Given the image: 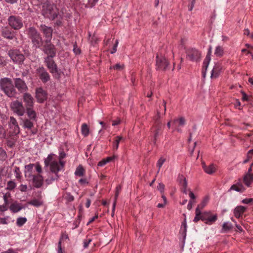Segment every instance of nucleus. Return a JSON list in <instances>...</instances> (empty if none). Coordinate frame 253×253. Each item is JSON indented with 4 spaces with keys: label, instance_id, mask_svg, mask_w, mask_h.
<instances>
[{
    "label": "nucleus",
    "instance_id": "1",
    "mask_svg": "<svg viewBox=\"0 0 253 253\" xmlns=\"http://www.w3.org/2000/svg\"><path fill=\"white\" fill-rule=\"evenodd\" d=\"M59 14L56 5L49 1L44 2L42 6V14L44 18L53 20L57 17Z\"/></svg>",
    "mask_w": 253,
    "mask_h": 253
},
{
    "label": "nucleus",
    "instance_id": "2",
    "mask_svg": "<svg viewBox=\"0 0 253 253\" xmlns=\"http://www.w3.org/2000/svg\"><path fill=\"white\" fill-rule=\"evenodd\" d=\"M34 164H29L26 166L25 168L27 172L25 173V176L27 177L28 180L32 181L33 186L36 188H40L43 184V178L40 174H32L33 167Z\"/></svg>",
    "mask_w": 253,
    "mask_h": 253
},
{
    "label": "nucleus",
    "instance_id": "3",
    "mask_svg": "<svg viewBox=\"0 0 253 253\" xmlns=\"http://www.w3.org/2000/svg\"><path fill=\"white\" fill-rule=\"evenodd\" d=\"M26 34L31 40L33 46L36 49L40 48L43 44L41 34L34 27H30L26 30Z\"/></svg>",
    "mask_w": 253,
    "mask_h": 253
},
{
    "label": "nucleus",
    "instance_id": "4",
    "mask_svg": "<svg viewBox=\"0 0 253 253\" xmlns=\"http://www.w3.org/2000/svg\"><path fill=\"white\" fill-rule=\"evenodd\" d=\"M0 89L9 97L15 96L16 94V89L11 79L3 78L0 80Z\"/></svg>",
    "mask_w": 253,
    "mask_h": 253
},
{
    "label": "nucleus",
    "instance_id": "5",
    "mask_svg": "<svg viewBox=\"0 0 253 253\" xmlns=\"http://www.w3.org/2000/svg\"><path fill=\"white\" fill-rule=\"evenodd\" d=\"M54 156V154L49 155L44 160V163L45 166H50L51 171L55 174V177L53 180H56L58 178V172L63 167H61L60 161L58 162L57 160L53 159Z\"/></svg>",
    "mask_w": 253,
    "mask_h": 253
},
{
    "label": "nucleus",
    "instance_id": "6",
    "mask_svg": "<svg viewBox=\"0 0 253 253\" xmlns=\"http://www.w3.org/2000/svg\"><path fill=\"white\" fill-rule=\"evenodd\" d=\"M9 26L15 30H18L23 26L22 19L21 17L16 15H10L7 19Z\"/></svg>",
    "mask_w": 253,
    "mask_h": 253
},
{
    "label": "nucleus",
    "instance_id": "7",
    "mask_svg": "<svg viewBox=\"0 0 253 253\" xmlns=\"http://www.w3.org/2000/svg\"><path fill=\"white\" fill-rule=\"evenodd\" d=\"M54 57H45L44 59V62L47 68L49 70V72L53 75L56 74L59 76V70L57 65L54 60Z\"/></svg>",
    "mask_w": 253,
    "mask_h": 253
},
{
    "label": "nucleus",
    "instance_id": "8",
    "mask_svg": "<svg viewBox=\"0 0 253 253\" xmlns=\"http://www.w3.org/2000/svg\"><path fill=\"white\" fill-rule=\"evenodd\" d=\"M42 51L47 55L46 57H54L56 55V48L55 46L53 44L51 41L49 42H44Z\"/></svg>",
    "mask_w": 253,
    "mask_h": 253
},
{
    "label": "nucleus",
    "instance_id": "9",
    "mask_svg": "<svg viewBox=\"0 0 253 253\" xmlns=\"http://www.w3.org/2000/svg\"><path fill=\"white\" fill-rule=\"evenodd\" d=\"M169 63L165 57L157 55L156 57V69L166 71L168 69Z\"/></svg>",
    "mask_w": 253,
    "mask_h": 253
},
{
    "label": "nucleus",
    "instance_id": "10",
    "mask_svg": "<svg viewBox=\"0 0 253 253\" xmlns=\"http://www.w3.org/2000/svg\"><path fill=\"white\" fill-rule=\"evenodd\" d=\"M8 55L12 61L16 63L21 64L25 59L24 55L18 50H10L8 51Z\"/></svg>",
    "mask_w": 253,
    "mask_h": 253
},
{
    "label": "nucleus",
    "instance_id": "11",
    "mask_svg": "<svg viewBox=\"0 0 253 253\" xmlns=\"http://www.w3.org/2000/svg\"><path fill=\"white\" fill-rule=\"evenodd\" d=\"M40 30L44 37V42H48L51 41L53 34V29L52 27L47 26L45 24H41L40 26Z\"/></svg>",
    "mask_w": 253,
    "mask_h": 253
},
{
    "label": "nucleus",
    "instance_id": "12",
    "mask_svg": "<svg viewBox=\"0 0 253 253\" xmlns=\"http://www.w3.org/2000/svg\"><path fill=\"white\" fill-rule=\"evenodd\" d=\"M36 73L43 83H46L50 80V76L43 66H40L36 69Z\"/></svg>",
    "mask_w": 253,
    "mask_h": 253
},
{
    "label": "nucleus",
    "instance_id": "13",
    "mask_svg": "<svg viewBox=\"0 0 253 253\" xmlns=\"http://www.w3.org/2000/svg\"><path fill=\"white\" fill-rule=\"evenodd\" d=\"M217 219V215L213 214L211 211L202 213V220L207 224L211 225L216 221Z\"/></svg>",
    "mask_w": 253,
    "mask_h": 253
},
{
    "label": "nucleus",
    "instance_id": "14",
    "mask_svg": "<svg viewBox=\"0 0 253 253\" xmlns=\"http://www.w3.org/2000/svg\"><path fill=\"white\" fill-rule=\"evenodd\" d=\"M0 33L2 37L9 40H12L16 38L15 32L7 26L2 27Z\"/></svg>",
    "mask_w": 253,
    "mask_h": 253
},
{
    "label": "nucleus",
    "instance_id": "15",
    "mask_svg": "<svg viewBox=\"0 0 253 253\" xmlns=\"http://www.w3.org/2000/svg\"><path fill=\"white\" fill-rule=\"evenodd\" d=\"M14 87L16 88L20 93H25L28 90V87L25 82L19 78H14Z\"/></svg>",
    "mask_w": 253,
    "mask_h": 253
},
{
    "label": "nucleus",
    "instance_id": "16",
    "mask_svg": "<svg viewBox=\"0 0 253 253\" xmlns=\"http://www.w3.org/2000/svg\"><path fill=\"white\" fill-rule=\"evenodd\" d=\"M152 131L154 133L153 141L156 144L158 137L162 135L163 132L162 125L158 121H156L155 126L152 128Z\"/></svg>",
    "mask_w": 253,
    "mask_h": 253
},
{
    "label": "nucleus",
    "instance_id": "17",
    "mask_svg": "<svg viewBox=\"0 0 253 253\" xmlns=\"http://www.w3.org/2000/svg\"><path fill=\"white\" fill-rule=\"evenodd\" d=\"M187 57L191 61L197 62L201 58V53L198 50L192 48L187 51Z\"/></svg>",
    "mask_w": 253,
    "mask_h": 253
},
{
    "label": "nucleus",
    "instance_id": "18",
    "mask_svg": "<svg viewBox=\"0 0 253 253\" xmlns=\"http://www.w3.org/2000/svg\"><path fill=\"white\" fill-rule=\"evenodd\" d=\"M211 52H212V46L211 45H210L209 47L208 51L207 54L206 55V58L204 61V62H203L202 73H203V76L204 77H205V76H206L205 72L206 71V70L208 67L209 64L211 59Z\"/></svg>",
    "mask_w": 253,
    "mask_h": 253
},
{
    "label": "nucleus",
    "instance_id": "19",
    "mask_svg": "<svg viewBox=\"0 0 253 253\" xmlns=\"http://www.w3.org/2000/svg\"><path fill=\"white\" fill-rule=\"evenodd\" d=\"M47 93L42 87L37 88L36 91V97L38 102H43L47 98Z\"/></svg>",
    "mask_w": 253,
    "mask_h": 253
},
{
    "label": "nucleus",
    "instance_id": "20",
    "mask_svg": "<svg viewBox=\"0 0 253 253\" xmlns=\"http://www.w3.org/2000/svg\"><path fill=\"white\" fill-rule=\"evenodd\" d=\"M23 100L27 105V111H31L32 107L33 104V98L29 93H24L23 95Z\"/></svg>",
    "mask_w": 253,
    "mask_h": 253
},
{
    "label": "nucleus",
    "instance_id": "21",
    "mask_svg": "<svg viewBox=\"0 0 253 253\" xmlns=\"http://www.w3.org/2000/svg\"><path fill=\"white\" fill-rule=\"evenodd\" d=\"M202 167L204 171L209 174H211L216 171V167L213 164L207 166L204 163H202Z\"/></svg>",
    "mask_w": 253,
    "mask_h": 253
},
{
    "label": "nucleus",
    "instance_id": "22",
    "mask_svg": "<svg viewBox=\"0 0 253 253\" xmlns=\"http://www.w3.org/2000/svg\"><path fill=\"white\" fill-rule=\"evenodd\" d=\"M246 208L243 206H237L234 211V214L235 216L237 218H240L246 211Z\"/></svg>",
    "mask_w": 253,
    "mask_h": 253
},
{
    "label": "nucleus",
    "instance_id": "23",
    "mask_svg": "<svg viewBox=\"0 0 253 253\" xmlns=\"http://www.w3.org/2000/svg\"><path fill=\"white\" fill-rule=\"evenodd\" d=\"M11 109L12 111H22L23 106L21 102L18 101H14L11 103Z\"/></svg>",
    "mask_w": 253,
    "mask_h": 253
},
{
    "label": "nucleus",
    "instance_id": "24",
    "mask_svg": "<svg viewBox=\"0 0 253 253\" xmlns=\"http://www.w3.org/2000/svg\"><path fill=\"white\" fill-rule=\"evenodd\" d=\"M22 206L17 202H14L11 204L9 207L10 210L14 213L19 211L22 209Z\"/></svg>",
    "mask_w": 253,
    "mask_h": 253
},
{
    "label": "nucleus",
    "instance_id": "25",
    "mask_svg": "<svg viewBox=\"0 0 253 253\" xmlns=\"http://www.w3.org/2000/svg\"><path fill=\"white\" fill-rule=\"evenodd\" d=\"M253 181V174L247 173L244 178V182L248 187H250Z\"/></svg>",
    "mask_w": 253,
    "mask_h": 253
},
{
    "label": "nucleus",
    "instance_id": "26",
    "mask_svg": "<svg viewBox=\"0 0 253 253\" xmlns=\"http://www.w3.org/2000/svg\"><path fill=\"white\" fill-rule=\"evenodd\" d=\"M180 184L181 185V190L182 192L186 194V188H187V181L186 178L183 176H181L180 177Z\"/></svg>",
    "mask_w": 253,
    "mask_h": 253
},
{
    "label": "nucleus",
    "instance_id": "27",
    "mask_svg": "<svg viewBox=\"0 0 253 253\" xmlns=\"http://www.w3.org/2000/svg\"><path fill=\"white\" fill-rule=\"evenodd\" d=\"M230 190H235L239 192H243L245 190V188L242 184L238 183L232 185Z\"/></svg>",
    "mask_w": 253,
    "mask_h": 253
},
{
    "label": "nucleus",
    "instance_id": "28",
    "mask_svg": "<svg viewBox=\"0 0 253 253\" xmlns=\"http://www.w3.org/2000/svg\"><path fill=\"white\" fill-rule=\"evenodd\" d=\"M123 140H124V138L121 136H117L115 137L113 143V149L114 150H117L118 149L119 143Z\"/></svg>",
    "mask_w": 253,
    "mask_h": 253
},
{
    "label": "nucleus",
    "instance_id": "29",
    "mask_svg": "<svg viewBox=\"0 0 253 253\" xmlns=\"http://www.w3.org/2000/svg\"><path fill=\"white\" fill-rule=\"evenodd\" d=\"M209 200V198L208 196L205 197L201 203L198 205L196 210H198L199 211H201V210L205 208V207L207 205Z\"/></svg>",
    "mask_w": 253,
    "mask_h": 253
},
{
    "label": "nucleus",
    "instance_id": "30",
    "mask_svg": "<svg viewBox=\"0 0 253 253\" xmlns=\"http://www.w3.org/2000/svg\"><path fill=\"white\" fill-rule=\"evenodd\" d=\"M28 204L35 207H39L43 205V202L42 200H38L35 199V198L31 200L30 201L28 202Z\"/></svg>",
    "mask_w": 253,
    "mask_h": 253
},
{
    "label": "nucleus",
    "instance_id": "31",
    "mask_svg": "<svg viewBox=\"0 0 253 253\" xmlns=\"http://www.w3.org/2000/svg\"><path fill=\"white\" fill-rule=\"evenodd\" d=\"M221 68L218 65L215 66L213 69L211 71V78H217L220 73V71L221 70Z\"/></svg>",
    "mask_w": 253,
    "mask_h": 253
},
{
    "label": "nucleus",
    "instance_id": "32",
    "mask_svg": "<svg viewBox=\"0 0 253 253\" xmlns=\"http://www.w3.org/2000/svg\"><path fill=\"white\" fill-rule=\"evenodd\" d=\"M173 123L178 126H182L185 124V119L182 117H179L173 120Z\"/></svg>",
    "mask_w": 253,
    "mask_h": 253
},
{
    "label": "nucleus",
    "instance_id": "33",
    "mask_svg": "<svg viewBox=\"0 0 253 253\" xmlns=\"http://www.w3.org/2000/svg\"><path fill=\"white\" fill-rule=\"evenodd\" d=\"M214 53L217 57H221L224 53L223 47L219 45L216 46Z\"/></svg>",
    "mask_w": 253,
    "mask_h": 253
},
{
    "label": "nucleus",
    "instance_id": "34",
    "mask_svg": "<svg viewBox=\"0 0 253 253\" xmlns=\"http://www.w3.org/2000/svg\"><path fill=\"white\" fill-rule=\"evenodd\" d=\"M84 169L82 166H79L76 169L75 174L77 176H82L84 175Z\"/></svg>",
    "mask_w": 253,
    "mask_h": 253
},
{
    "label": "nucleus",
    "instance_id": "35",
    "mask_svg": "<svg viewBox=\"0 0 253 253\" xmlns=\"http://www.w3.org/2000/svg\"><path fill=\"white\" fill-rule=\"evenodd\" d=\"M82 133L84 136H87L89 134V128L86 124H83L82 126Z\"/></svg>",
    "mask_w": 253,
    "mask_h": 253
},
{
    "label": "nucleus",
    "instance_id": "36",
    "mask_svg": "<svg viewBox=\"0 0 253 253\" xmlns=\"http://www.w3.org/2000/svg\"><path fill=\"white\" fill-rule=\"evenodd\" d=\"M27 220L26 217H19L17 219L16 224L18 226L21 227L27 222Z\"/></svg>",
    "mask_w": 253,
    "mask_h": 253
},
{
    "label": "nucleus",
    "instance_id": "37",
    "mask_svg": "<svg viewBox=\"0 0 253 253\" xmlns=\"http://www.w3.org/2000/svg\"><path fill=\"white\" fill-rule=\"evenodd\" d=\"M11 218L9 216L5 217L0 216V224H8L10 222Z\"/></svg>",
    "mask_w": 253,
    "mask_h": 253
},
{
    "label": "nucleus",
    "instance_id": "38",
    "mask_svg": "<svg viewBox=\"0 0 253 253\" xmlns=\"http://www.w3.org/2000/svg\"><path fill=\"white\" fill-rule=\"evenodd\" d=\"M16 184L14 181L10 180L7 183L6 189L9 190H12L16 187Z\"/></svg>",
    "mask_w": 253,
    "mask_h": 253
},
{
    "label": "nucleus",
    "instance_id": "39",
    "mask_svg": "<svg viewBox=\"0 0 253 253\" xmlns=\"http://www.w3.org/2000/svg\"><path fill=\"white\" fill-rule=\"evenodd\" d=\"M232 228V225L229 222H224L222 225V230L226 232Z\"/></svg>",
    "mask_w": 253,
    "mask_h": 253
},
{
    "label": "nucleus",
    "instance_id": "40",
    "mask_svg": "<svg viewBox=\"0 0 253 253\" xmlns=\"http://www.w3.org/2000/svg\"><path fill=\"white\" fill-rule=\"evenodd\" d=\"M199 220H202V212L199 211L198 210H195V217L193 220V221L197 222Z\"/></svg>",
    "mask_w": 253,
    "mask_h": 253
},
{
    "label": "nucleus",
    "instance_id": "41",
    "mask_svg": "<svg viewBox=\"0 0 253 253\" xmlns=\"http://www.w3.org/2000/svg\"><path fill=\"white\" fill-rule=\"evenodd\" d=\"M24 126L28 129H31L33 126V123L28 119H25L24 121Z\"/></svg>",
    "mask_w": 253,
    "mask_h": 253
},
{
    "label": "nucleus",
    "instance_id": "42",
    "mask_svg": "<svg viewBox=\"0 0 253 253\" xmlns=\"http://www.w3.org/2000/svg\"><path fill=\"white\" fill-rule=\"evenodd\" d=\"M18 123L16 120V119L13 117H11L10 118V121L9 122V126L10 128H13V126L17 125Z\"/></svg>",
    "mask_w": 253,
    "mask_h": 253
},
{
    "label": "nucleus",
    "instance_id": "43",
    "mask_svg": "<svg viewBox=\"0 0 253 253\" xmlns=\"http://www.w3.org/2000/svg\"><path fill=\"white\" fill-rule=\"evenodd\" d=\"M14 172V173L15 174L16 178L17 179H20L21 177V172L20 170V169L17 167H15Z\"/></svg>",
    "mask_w": 253,
    "mask_h": 253
},
{
    "label": "nucleus",
    "instance_id": "44",
    "mask_svg": "<svg viewBox=\"0 0 253 253\" xmlns=\"http://www.w3.org/2000/svg\"><path fill=\"white\" fill-rule=\"evenodd\" d=\"M12 130L11 133L13 135H16L20 132V129L18 125L13 126V128H10Z\"/></svg>",
    "mask_w": 253,
    "mask_h": 253
},
{
    "label": "nucleus",
    "instance_id": "45",
    "mask_svg": "<svg viewBox=\"0 0 253 253\" xmlns=\"http://www.w3.org/2000/svg\"><path fill=\"white\" fill-rule=\"evenodd\" d=\"M166 161V159L163 157H161L157 162V166L159 168V170L158 172H159L160 168L163 166L164 162Z\"/></svg>",
    "mask_w": 253,
    "mask_h": 253
},
{
    "label": "nucleus",
    "instance_id": "46",
    "mask_svg": "<svg viewBox=\"0 0 253 253\" xmlns=\"http://www.w3.org/2000/svg\"><path fill=\"white\" fill-rule=\"evenodd\" d=\"M65 156L66 154L64 152H61L60 153L59 159L61 167H64V163L62 161V160L64 159L65 157Z\"/></svg>",
    "mask_w": 253,
    "mask_h": 253
},
{
    "label": "nucleus",
    "instance_id": "47",
    "mask_svg": "<svg viewBox=\"0 0 253 253\" xmlns=\"http://www.w3.org/2000/svg\"><path fill=\"white\" fill-rule=\"evenodd\" d=\"M6 153L4 150L0 147V160L3 161L6 158Z\"/></svg>",
    "mask_w": 253,
    "mask_h": 253
},
{
    "label": "nucleus",
    "instance_id": "48",
    "mask_svg": "<svg viewBox=\"0 0 253 253\" xmlns=\"http://www.w3.org/2000/svg\"><path fill=\"white\" fill-rule=\"evenodd\" d=\"M27 115L31 120H34L36 118V112H26Z\"/></svg>",
    "mask_w": 253,
    "mask_h": 253
},
{
    "label": "nucleus",
    "instance_id": "49",
    "mask_svg": "<svg viewBox=\"0 0 253 253\" xmlns=\"http://www.w3.org/2000/svg\"><path fill=\"white\" fill-rule=\"evenodd\" d=\"M35 198L38 200H42V192L41 191H38L35 193Z\"/></svg>",
    "mask_w": 253,
    "mask_h": 253
},
{
    "label": "nucleus",
    "instance_id": "50",
    "mask_svg": "<svg viewBox=\"0 0 253 253\" xmlns=\"http://www.w3.org/2000/svg\"><path fill=\"white\" fill-rule=\"evenodd\" d=\"M10 196V194L9 193H7L5 195H3V198L4 201V204L6 205H8L9 202L8 200V198Z\"/></svg>",
    "mask_w": 253,
    "mask_h": 253
},
{
    "label": "nucleus",
    "instance_id": "51",
    "mask_svg": "<svg viewBox=\"0 0 253 253\" xmlns=\"http://www.w3.org/2000/svg\"><path fill=\"white\" fill-rule=\"evenodd\" d=\"M35 168H36V170L38 172L37 174H41V173L42 172V171L41 166L39 164H36L35 165Z\"/></svg>",
    "mask_w": 253,
    "mask_h": 253
},
{
    "label": "nucleus",
    "instance_id": "52",
    "mask_svg": "<svg viewBox=\"0 0 253 253\" xmlns=\"http://www.w3.org/2000/svg\"><path fill=\"white\" fill-rule=\"evenodd\" d=\"M118 43H119L118 40H116V41H115V43L114 45V46L113 47V48H112V50L110 52L111 54H113V53H115L116 52V51H117V47L118 46Z\"/></svg>",
    "mask_w": 253,
    "mask_h": 253
},
{
    "label": "nucleus",
    "instance_id": "53",
    "mask_svg": "<svg viewBox=\"0 0 253 253\" xmlns=\"http://www.w3.org/2000/svg\"><path fill=\"white\" fill-rule=\"evenodd\" d=\"M18 189L21 192H26L27 190V186L26 185L21 184Z\"/></svg>",
    "mask_w": 253,
    "mask_h": 253
},
{
    "label": "nucleus",
    "instance_id": "54",
    "mask_svg": "<svg viewBox=\"0 0 253 253\" xmlns=\"http://www.w3.org/2000/svg\"><path fill=\"white\" fill-rule=\"evenodd\" d=\"M164 189L165 185L163 183H159V186H158V189L160 191L162 194L164 193Z\"/></svg>",
    "mask_w": 253,
    "mask_h": 253
},
{
    "label": "nucleus",
    "instance_id": "55",
    "mask_svg": "<svg viewBox=\"0 0 253 253\" xmlns=\"http://www.w3.org/2000/svg\"><path fill=\"white\" fill-rule=\"evenodd\" d=\"M111 68H113L114 69L120 70L123 68V66L121 65L120 64H116L115 65L111 67Z\"/></svg>",
    "mask_w": 253,
    "mask_h": 253
},
{
    "label": "nucleus",
    "instance_id": "56",
    "mask_svg": "<svg viewBox=\"0 0 253 253\" xmlns=\"http://www.w3.org/2000/svg\"><path fill=\"white\" fill-rule=\"evenodd\" d=\"M7 206L8 205H6L4 204L3 205L0 206V211L3 212L7 210Z\"/></svg>",
    "mask_w": 253,
    "mask_h": 253
},
{
    "label": "nucleus",
    "instance_id": "57",
    "mask_svg": "<svg viewBox=\"0 0 253 253\" xmlns=\"http://www.w3.org/2000/svg\"><path fill=\"white\" fill-rule=\"evenodd\" d=\"M0 134L1 135L2 137L5 138L6 136L5 131L4 129L1 126H0Z\"/></svg>",
    "mask_w": 253,
    "mask_h": 253
},
{
    "label": "nucleus",
    "instance_id": "58",
    "mask_svg": "<svg viewBox=\"0 0 253 253\" xmlns=\"http://www.w3.org/2000/svg\"><path fill=\"white\" fill-rule=\"evenodd\" d=\"M121 122V120L119 118H117L116 120L112 121V126H116L119 125Z\"/></svg>",
    "mask_w": 253,
    "mask_h": 253
},
{
    "label": "nucleus",
    "instance_id": "59",
    "mask_svg": "<svg viewBox=\"0 0 253 253\" xmlns=\"http://www.w3.org/2000/svg\"><path fill=\"white\" fill-rule=\"evenodd\" d=\"M252 198H246L243 200L242 203L248 204L251 203Z\"/></svg>",
    "mask_w": 253,
    "mask_h": 253
},
{
    "label": "nucleus",
    "instance_id": "60",
    "mask_svg": "<svg viewBox=\"0 0 253 253\" xmlns=\"http://www.w3.org/2000/svg\"><path fill=\"white\" fill-rule=\"evenodd\" d=\"M55 177V175L54 176H51L46 180V181L48 184L51 183L55 180H53V179Z\"/></svg>",
    "mask_w": 253,
    "mask_h": 253
},
{
    "label": "nucleus",
    "instance_id": "61",
    "mask_svg": "<svg viewBox=\"0 0 253 253\" xmlns=\"http://www.w3.org/2000/svg\"><path fill=\"white\" fill-rule=\"evenodd\" d=\"M6 61L4 58L2 57H0V65L3 66L6 65Z\"/></svg>",
    "mask_w": 253,
    "mask_h": 253
},
{
    "label": "nucleus",
    "instance_id": "62",
    "mask_svg": "<svg viewBox=\"0 0 253 253\" xmlns=\"http://www.w3.org/2000/svg\"><path fill=\"white\" fill-rule=\"evenodd\" d=\"M79 182L81 184H86L88 183L86 178H81L79 180Z\"/></svg>",
    "mask_w": 253,
    "mask_h": 253
},
{
    "label": "nucleus",
    "instance_id": "63",
    "mask_svg": "<svg viewBox=\"0 0 253 253\" xmlns=\"http://www.w3.org/2000/svg\"><path fill=\"white\" fill-rule=\"evenodd\" d=\"M107 163L105 161V160L104 159H103L102 160H101V161H100L98 164V166H100V167H102L103 166H104L105 165H106Z\"/></svg>",
    "mask_w": 253,
    "mask_h": 253
},
{
    "label": "nucleus",
    "instance_id": "64",
    "mask_svg": "<svg viewBox=\"0 0 253 253\" xmlns=\"http://www.w3.org/2000/svg\"><path fill=\"white\" fill-rule=\"evenodd\" d=\"M5 253H18L16 251L14 250L13 249L10 248L7 251H4Z\"/></svg>",
    "mask_w": 253,
    "mask_h": 253
}]
</instances>
